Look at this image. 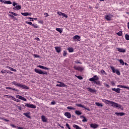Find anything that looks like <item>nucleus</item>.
Instances as JSON below:
<instances>
[{"mask_svg": "<svg viewBox=\"0 0 129 129\" xmlns=\"http://www.w3.org/2000/svg\"><path fill=\"white\" fill-rule=\"evenodd\" d=\"M110 68L112 70L113 73H116L117 75H120V72H119L117 69L115 70L113 66H110Z\"/></svg>", "mask_w": 129, "mask_h": 129, "instance_id": "4", "label": "nucleus"}, {"mask_svg": "<svg viewBox=\"0 0 129 129\" xmlns=\"http://www.w3.org/2000/svg\"><path fill=\"white\" fill-rule=\"evenodd\" d=\"M102 101L104 102L106 104H109V105H111V106H113V107H115L116 108H120L121 110H123V107L121 106V105H119L112 101H109L106 99H102Z\"/></svg>", "mask_w": 129, "mask_h": 129, "instance_id": "1", "label": "nucleus"}, {"mask_svg": "<svg viewBox=\"0 0 129 129\" xmlns=\"http://www.w3.org/2000/svg\"><path fill=\"white\" fill-rule=\"evenodd\" d=\"M25 106L27 107H28L29 108H36V105L33 104H30V103H25Z\"/></svg>", "mask_w": 129, "mask_h": 129, "instance_id": "7", "label": "nucleus"}, {"mask_svg": "<svg viewBox=\"0 0 129 129\" xmlns=\"http://www.w3.org/2000/svg\"><path fill=\"white\" fill-rule=\"evenodd\" d=\"M75 77H77L78 78V79H79L80 80H82V79H83V78L81 76H76V75Z\"/></svg>", "mask_w": 129, "mask_h": 129, "instance_id": "43", "label": "nucleus"}, {"mask_svg": "<svg viewBox=\"0 0 129 129\" xmlns=\"http://www.w3.org/2000/svg\"><path fill=\"white\" fill-rule=\"evenodd\" d=\"M106 87H107V88H109L110 86L108 84H106Z\"/></svg>", "mask_w": 129, "mask_h": 129, "instance_id": "60", "label": "nucleus"}, {"mask_svg": "<svg viewBox=\"0 0 129 129\" xmlns=\"http://www.w3.org/2000/svg\"><path fill=\"white\" fill-rule=\"evenodd\" d=\"M11 84H13V85H15V86H17L18 87H20V88H22V89H29V87L22 85V84L17 83V82L15 81L12 82Z\"/></svg>", "mask_w": 129, "mask_h": 129, "instance_id": "2", "label": "nucleus"}, {"mask_svg": "<svg viewBox=\"0 0 129 129\" xmlns=\"http://www.w3.org/2000/svg\"><path fill=\"white\" fill-rule=\"evenodd\" d=\"M6 68H8V69H9L11 71H14V72H17V70L15 69H13L12 68H11L10 67L7 66L6 67Z\"/></svg>", "mask_w": 129, "mask_h": 129, "instance_id": "25", "label": "nucleus"}, {"mask_svg": "<svg viewBox=\"0 0 129 129\" xmlns=\"http://www.w3.org/2000/svg\"><path fill=\"white\" fill-rule=\"evenodd\" d=\"M88 91H89L90 92H92V93H96V90L92 88H88Z\"/></svg>", "mask_w": 129, "mask_h": 129, "instance_id": "20", "label": "nucleus"}, {"mask_svg": "<svg viewBox=\"0 0 129 129\" xmlns=\"http://www.w3.org/2000/svg\"><path fill=\"white\" fill-rule=\"evenodd\" d=\"M6 89H10L11 90H13V91H16L17 92H19V90L15 88H11V87H6Z\"/></svg>", "mask_w": 129, "mask_h": 129, "instance_id": "18", "label": "nucleus"}, {"mask_svg": "<svg viewBox=\"0 0 129 129\" xmlns=\"http://www.w3.org/2000/svg\"><path fill=\"white\" fill-rule=\"evenodd\" d=\"M90 127L92 128H97V127H98V125L96 123H91L90 124Z\"/></svg>", "mask_w": 129, "mask_h": 129, "instance_id": "17", "label": "nucleus"}, {"mask_svg": "<svg viewBox=\"0 0 129 129\" xmlns=\"http://www.w3.org/2000/svg\"><path fill=\"white\" fill-rule=\"evenodd\" d=\"M10 17H11V18H15V16H14V15H10Z\"/></svg>", "mask_w": 129, "mask_h": 129, "instance_id": "61", "label": "nucleus"}, {"mask_svg": "<svg viewBox=\"0 0 129 129\" xmlns=\"http://www.w3.org/2000/svg\"><path fill=\"white\" fill-rule=\"evenodd\" d=\"M32 27H34L35 28H38V25L33 24Z\"/></svg>", "mask_w": 129, "mask_h": 129, "instance_id": "50", "label": "nucleus"}, {"mask_svg": "<svg viewBox=\"0 0 129 129\" xmlns=\"http://www.w3.org/2000/svg\"><path fill=\"white\" fill-rule=\"evenodd\" d=\"M17 128H18V129H24V127L18 126V127H17Z\"/></svg>", "mask_w": 129, "mask_h": 129, "instance_id": "59", "label": "nucleus"}, {"mask_svg": "<svg viewBox=\"0 0 129 129\" xmlns=\"http://www.w3.org/2000/svg\"><path fill=\"white\" fill-rule=\"evenodd\" d=\"M27 19H29L30 20H30L31 22H34V20L35 21H37V20H38V18H32V17H28L27 18Z\"/></svg>", "mask_w": 129, "mask_h": 129, "instance_id": "32", "label": "nucleus"}, {"mask_svg": "<svg viewBox=\"0 0 129 129\" xmlns=\"http://www.w3.org/2000/svg\"><path fill=\"white\" fill-rule=\"evenodd\" d=\"M99 79V78H98L96 75H95L93 76V77L89 79V81H93V82L95 83V81H97Z\"/></svg>", "mask_w": 129, "mask_h": 129, "instance_id": "9", "label": "nucleus"}, {"mask_svg": "<svg viewBox=\"0 0 129 129\" xmlns=\"http://www.w3.org/2000/svg\"><path fill=\"white\" fill-rule=\"evenodd\" d=\"M73 127L76 129H82L81 127H80L79 126L76 124H74L73 125Z\"/></svg>", "mask_w": 129, "mask_h": 129, "instance_id": "38", "label": "nucleus"}, {"mask_svg": "<svg viewBox=\"0 0 129 129\" xmlns=\"http://www.w3.org/2000/svg\"><path fill=\"white\" fill-rule=\"evenodd\" d=\"M112 91H114L115 92H116L117 93H120V89L119 88H112Z\"/></svg>", "mask_w": 129, "mask_h": 129, "instance_id": "13", "label": "nucleus"}, {"mask_svg": "<svg viewBox=\"0 0 129 129\" xmlns=\"http://www.w3.org/2000/svg\"><path fill=\"white\" fill-rule=\"evenodd\" d=\"M81 117H83V118H84L82 120L83 122H87V119H86V118H85V116H81Z\"/></svg>", "mask_w": 129, "mask_h": 129, "instance_id": "35", "label": "nucleus"}, {"mask_svg": "<svg viewBox=\"0 0 129 129\" xmlns=\"http://www.w3.org/2000/svg\"><path fill=\"white\" fill-rule=\"evenodd\" d=\"M17 5H18V3H15V2H13V7H16V6H17Z\"/></svg>", "mask_w": 129, "mask_h": 129, "instance_id": "56", "label": "nucleus"}, {"mask_svg": "<svg viewBox=\"0 0 129 129\" xmlns=\"http://www.w3.org/2000/svg\"><path fill=\"white\" fill-rule=\"evenodd\" d=\"M56 31L60 33L61 34L63 32V29L62 28H56Z\"/></svg>", "mask_w": 129, "mask_h": 129, "instance_id": "30", "label": "nucleus"}, {"mask_svg": "<svg viewBox=\"0 0 129 129\" xmlns=\"http://www.w3.org/2000/svg\"><path fill=\"white\" fill-rule=\"evenodd\" d=\"M125 40H126L127 41H129V35L128 34H126L125 35Z\"/></svg>", "mask_w": 129, "mask_h": 129, "instance_id": "44", "label": "nucleus"}, {"mask_svg": "<svg viewBox=\"0 0 129 129\" xmlns=\"http://www.w3.org/2000/svg\"><path fill=\"white\" fill-rule=\"evenodd\" d=\"M30 113L28 112V113H23V115H25V116H26V117H28V118H31V116H30Z\"/></svg>", "mask_w": 129, "mask_h": 129, "instance_id": "26", "label": "nucleus"}, {"mask_svg": "<svg viewBox=\"0 0 129 129\" xmlns=\"http://www.w3.org/2000/svg\"><path fill=\"white\" fill-rule=\"evenodd\" d=\"M110 83L113 86H114V85H115V83H114V81H111Z\"/></svg>", "mask_w": 129, "mask_h": 129, "instance_id": "51", "label": "nucleus"}, {"mask_svg": "<svg viewBox=\"0 0 129 129\" xmlns=\"http://www.w3.org/2000/svg\"><path fill=\"white\" fill-rule=\"evenodd\" d=\"M21 15L22 16H24V17H27V16H30V14L28 12H25V13H21Z\"/></svg>", "mask_w": 129, "mask_h": 129, "instance_id": "31", "label": "nucleus"}, {"mask_svg": "<svg viewBox=\"0 0 129 129\" xmlns=\"http://www.w3.org/2000/svg\"><path fill=\"white\" fill-rule=\"evenodd\" d=\"M57 15H58L59 16H62L63 15V13L61 12H57Z\"/></svg>", "mask_w": 129, "mask_h": 129, "instance_id": "49", "label": "nucleus"}, {"mask_svg": "<svg viewBox=\"0 0 129 129\" xmlns=\"http://www.w3.org/2000/svg\"><path fill=\"white\" fill-rule=\"evenodd\" d=\"M10 14H12L13 16H18V15L14 12H9Z\"/></svg>", "mask_w": 129, "mask_h": 129, "instance_id": "46", "label": "nucleus"}, {"mask_svg": "<svg viewBox=\"0 0 129 129\" xmlns=\"http://www.w3.org/2000/svg\"><path fill=\"white\" fill-rule=\"evenodd\" d=\"M104 18L106 21H112L113 15L111 14L107 15L105 16Z\"/></svg>", "mask_w": 129, "mask_h": 129, "instance_id": "5", "label": "nucleus"}, {"mask_svg": "<svg viewBox=\"0 0 129 129\" xmlns=\"http://www.w3.org/2000/svg\"><path fill=\"white\" fill-rule=\"evenodd\" d=\"M101 73L103 74V73H105V71H104V70H102L101 71Z\"/></svg>", "mask_w": 129, "mask_h": 129, "instance_id": "62", "label": "nucleus"}, {"mask_svg": "<svg viewBox=\"0 0 129 129\" xmlns=\"http://www.w3.org/2000/svg\"><path fill=\"white\" fill-rule=\"evenodd\" d=\"M34 71L36 73H37L38 74H40V75H48V72H43L41 71V70H39L38 69H35Z\"/></svg>", "mask_w": 129, "mask_h": 129, "instance_id": "3", "label": "nucleus"}, {"mask_svg": "<svg viewBox=\"0 0 129 129\" xmlns=\"http://www.w3.org/2000/svg\"><path fill=\"white\" fill-rule=\"evenodd\" d=\"M51 104L52 105H55V104H56V102H55V101H53L52 102H51Z\"/></svg>", "mask_w": 129, "mask_h": 129, "instance_id": "53", "label": "nucleus"}, {"mask_svg": "<svg viewBox=\"0 0 129 129\" xmlns=\"http://www.w3.org/2000/svg\"><path fill=\"white\" fill-rule=\"evenodd\" d=\"M55 51L57 53H60L61 52V47H55Z\"/></svg>", "mask_w": 129, "mask_h": 129, "instance_id": "23", "label": "nucleus"}, {"mask_svg": "<svg viewBox=\"0 0 129 129\" xmlns=\"http://www.w3.org/2000/svg\"><path fill=\"white\" fill-rule=\"evenodd\" d=\"M62 16L64 17V18H68V16L66 14H65V13H63L62 14Z\"/></svg>", "mask_w": 129, "mask_h": 129, "instance_id": "57", "label": "nucleus"}, {"mask_svg": "<svg viewBox=\"0 0 129 129\" xmlns=\"http://www.w3.org/2000/svg\"><path fill=\"white\" fill-rule=\"evenodd\" d=\"M35 39L36 40V41H40V39L39 38H35Z\"/></svg>", "mask_w": 129, "mask_h": 129, "instance_id": "64", "label": "nucleus"}, {"mask_svg": "<svg viewBox=\"0 0 129 129\" xmlns=\"http://www.w3.org/2000/svg\"><path fill=\"white\" fill-rule=\"evenodd\" d=\"M118 52H120V53H125V51L126 50L125 48H116Z\"/></svg>", "mask_w": 129, "mask_h": 129, "instance_id": "12", "label": "nucleus"}, {"mask_svg": "<svg viewBox=\"0 0 129 129\" xmlns=\"http://www.w3.org/2000/svg\"><path fill=\"white\" fill-rule=\"evenodd\" d=\"M66 126H67V127H68V128L70 129V126L69 125V124L66 123Z\"/></svg>", "mask_w": 129, "mask_h": 129, "instance_id": "55", "label": "nucleus"}, {"mask_svg": "<svg viewBox=\"0 0 129 129\" xmlns=\"http://www.w3.org/2000/svg\"><path fill=\"white\" fill-rule=\"evenodd\" d=\"M96 105H97V106H101V107H102V106H103V105H102V104L100 103L99 102H96L95 103Z\"/></svg>", "mask_w": 129, "mask_h": 129, "instance_id": "40", "label": "nucleus"}, {"mask_svg": "<svg viewBox=\"0 0 129 129\" xmlns=\"http://www.w3.org/2000/svg\"><path fill=\"white\" fill-rule=\"evenodd\" d=\"M41 119L43 122H46L47 118L44 115L41 116Z\"/></svg>", "mask_w": 129, "mask_h": 129, "instance_id": "24", "label": "nucleus"}, {"mask_svg": "<svg viewBox=\"0 0 129 129\" xmlns=\"http://www.w3.org/2000/svg\"><path fill=\"white\" fill-rule=\"evenodd\" d=\"M10 126H12V127H13V128H18V126L15 125L14 124H10Z\"/></svg>", "mask_w": 129, "mask_h": 129, "instance_id": "41", "label": "nucleus"}, {"mask_svg": "<svg viewBox=\"0 0 129 129\" xmlns=\"http://www.w3.org/2000/svg\"><path fill=\"white\" fill-rule=\"evenodd\" d=\"M11 97H12V100H14V101H16V102H20V100L18 99H16L15 97H13V96H11Z\"/></svg>", "mask_w": 129, "mask_h": 129, "instance_id": "28", "label": "nucleus"}, {"mask_svg": "<svg viewBox=\"0 0 129 129\" xmlns=\"http://www.w3.org/2000/svg\"><path fill=\"white\" fill-rule=\"evenodd\" d=\"M16 97L17 98H18L19 99H21V100H23V101H27V99H26L25 97L20 96L19 95H16Z\"/></svg>", "mask_w": 129, "mask_h": 129, "instance_id": "10", "label": "nucleus"}, {"mask_svg": "<svg viewBox=\"0 0 129 129\" xmlns=\"http://www.w3.org/2000/svg\"><path fill=\"white\" fill-rule=\"evenodd\" d=\"M68 50L70 53H72L73 52H74V49L72 47L68 48Z\"/></svg>", "mask_w": 129, "mask_h": 129, "instance_id": "36", "label": "nucleus"}, {"mask_svg": "<svg viewBox=\"0 0 129 129\" xmlns=\"http://www.w3.org/2000/svg\"><path fill=\"white\" fill-rule=\"evenodd\" d=\"M44 15H46V16H45V18H47V17H49V14H48V13H44Z\"/></svg>", "mask_w": 129, "mask_h": 129, "instance_id": "58", "label": "nucleus"}, {"mask_svg": "<svg viewBox=\"0 0 129 129\" xmlns=\"http://www.w3.org/2000/svg\"><path fill=\"white\" fill-rule=\"evenodd\" d=\"M94 83L96 84V85H98V86H101V83H100V81H95V82Z\"/></svg>", "mask_w": 129, "mask_h": 129, "instance_id": "27", "label": "nucleus"}, {"mask_svg": "<svg viewBox=\"0 0 129 129\" xmlns=\"http://www.w3.org/2000/svg\"><path fill=\"white\" fill-rule=\"evenodd\" d=\"M67 109H71V110H76V108H74L73 107H72V106H68V107H67Z\"/></svg>", "mask_w": 129, "mask_h": 129, "instance_id": "37", "label": "nucleus"}, {"mask_svg": "<svg viewBox=\"0 0 129 129\" xmlns=\"http://www.w3.org/2000/svg\"><path fill=\"white\" fill-rule=\"evenodd\" d=\"M75 63H76V64H82V62H81L80 61H78L77 60L75 61Z\"/></svg>", "mask_w": 129, "mask_h": 129, "instance_id": "54", "label": "nucleus"}, {"mask_svg": "<svg viewBox=\"0 0 129 129\" xmlns=\"http://www.w3.org/2000/svg\"><path fill=\"white\" fill-rule=\"evenodd\" d=\"M116 34L118 36H119L120 37V36H122V31L121 30V31H119L118 32H117Z\"/></svg>", "mask_w": 129, "mask_h": 129, "instance_id": "39", "label": "nucleus"}, {"mask_svg": "<svg viewBox=\"0 0 129 129\" xmlns=\"http://www.w3.org/2000/svg\"><path fill=\"white\" fill-rule=\"evenodd\" d=\"M57 83H59V84H57L56 85V86L58 87H67L68 86L67 85H66L65 84H64V83L62 82L57 81Z\"/></svg>", "mask_w": 129, "mask_h": 129, "instance_id": "6", "label": "nucleus"}, {"mask_svg": "<svg viewBox=\"0 0 129 129\" xmlns=\"http://www.w3.org/2000/svg\"><path fill=\"white\" fill-rule=\"evenodd\" d=\"M75 113L76 114H77V115H81V114H82V112H81L79 110H76L75 111Z\"/></svg>", "mask_w": 129, "mask_h": 129, "instance_id": "29", "label": "nucleus"}, {"mask_svg": "<svg viewBox=\"0 0 129 129\" xmlns=\"http://www.w3.org/2000/svg\"><path fill=\"white\" fill-rule=\"evenodd\" d=\"M119 62L121 64V65H124V62L122 59H118Z\"/></svg>", "mask_w": 129, "mask_h": 129, "instance_id": "42", "label": "nucleus"}, {"mask_svg": "<svg viewBox=\"0 0 129 129\" xmlns=\"http://www.w3.org/2000/svg\"><path fill=\"white\" fill-rule=\"evenodd\" d=\"M38 23L39 24H44V22L43 21V20H39L38 21Z\"/></svg>", "mask_w": 129, "mask_h": 129, "instance_id": "52", "label": "nucleus"}, {"mask_svg": "<svg viewBox=\"0 0 129 129\" xmlns=\"http://www.w3.org/2000/svg\"><path fill=\"white\" fill-rule=\"evenodd\" d=\"M33 57L34 58H40V55L38 54H33Z\"/></svg>", "mask_w": 129, "mask_h": 129, "instance_id": "48", "label": "nucleus"}, {"mask_svg": "<svg viewBox=\"0 0 129 129\" xmlns=\"http://www.w3.org/2000/svg\"><path fill=\"white\" fill-rule=\"evenodd\" d=\"M37 67H39L41 69H44V70H49V68L43 66H37Z\"/></svg>", "mask_w": 129, "mask_h": 129, "instance_id": "21", "label": "nucleus"}, {"mask_svg": "<svg viewBox=\"0 0 129 129\" xmlns=\"http://www.w3.org/2000/svg\"><path fill=\"white\" fill-rule=\"evenodd\" d=\"M74 69H75V70H77L78 71H81V72L83 71V68L79 66L77 67L76 66H75L74 67Z\"/></svg>", "mask_w": 129, "mask_h": 129, "instance_id": "11", "label": "nucleus"}, {"mask_svg": "<svg viewBox=\"0 0 129 129\" xmlns=\"http://www.w3.org/2000/svg\"><path fill=\"white\" fill-rule=\"evenodd\" d=\"M0 119L4 120V121H7V122H9V121H10V120L6 119L5 117H0Z\"/></svg>", "mask_w": 129, "mask_h": 129, "instance_id": "34", "label": "nucleus"}, {"mask_svg": "<svg viewBox=\"0 0 129 129\" xmlns=\"http://www.w3.org/2000/svg\"><path fill=\"white\" fill-rule=\"evenodd\" d=\"M81 36L79 35H75L73 37V40L74 41H76L77 42H79L81 40Z\"/></svg>", "mask_w": 129, "mask_h": 129, "instance_id": "8", "label": "nucleus"}, {"mask_svg": "<svg viewBox=\"0 0 129 129\" xmlns=\"http://www.w3.org/2000/svg\"><path fill=\"white\" fill-rule=\"evenodd\" d=\"M115 114L117 116H123V115H125V113L124 112H115Z\"/></svg>", "mask_w": 129, "mask_h": 129, "instance_id": "14", "label": "nucleus"}, {"mask_svg": "<svg viewBox=\"0 0 129 129\" xmlns=\"http://www.w3.org/2000/svg\"><path fill=\"white\" fill-rule=\"evenodd\" d=\"M76 106H78V107H82V108H84L85 109H87V110H89V109H87L86 107L84 106V105L81 104H77Z\"/></svg>", "mask_w": 129, "mask_h": 129, "instance_id": "16", "label": "nucleus"}, {"mask_svg": "<svg viewBox=\"0 0 129 129\" xmlns=\"http://www.w3.org/2000/svg\"><path fill=\"white\" fill-rule=\"evenodd\" d=\"M21 5H18L13 8V10H15V11L21 10Z\"/></svg>", "mask_w": 129, "mask_h": 129, "instance_id": "22", "label": "nucleus"}, {"mask_svg": "<svg viewBox=\"0 0 129 129\" xmlns=\"http://www.w3.org/2000/svg\"><path fill=\"white\" fill-rule=\"evenodd\" d=\"M64 115L67 117V118H71V113L69 112H66L64 113Z\"/></svg>", "mask_w": 129, "mask_h": 129, "instance_id": "15", "label": "nucleus"}, {"mask_svg": "<svg viewBox=\"0 0 129 129\" xmlns=\"http://www.w3.org/2000/svg\"><path fill=\"white\" fill-rule=\"evenodd\" d=\"M18 109H19V110H22V108L20 106H18Z\"/></svg>", "mask_w": 129, "mask_h": 129, "instance_id": "63", "label": "nucleus"}, {"mask_svg": "<svg viewBox=\"0 0 129 129\" xmlns=\"http://www.w3.org/2000/svg\"><path fill=\"white\" fill-rule=\"evenodd\" d=\"M117 87H119V88H125L126 89H128L129 90V87H126L125 86H122L121 85H117Z\"/></svg>", "mask_w": 129, "mask_h": 129, "instance_id": "19", "label": "nucleus"}, {"mask_svg": "<svg viewBox=\"0 0 129 129\" xmlns=\"http://www.w3.org/2000/svg\"><path fill=\"white\" fill-rule=\"evenodd\" d=\"M25 23L28 25H31V26H33V23H32V22L26 21Z\"/></svg>", "mask_w": 129, "mask_h": 129, "instance_id": "45", "label": "nucleus"}, {"mask_svg": "<svg viewBox=\"0 0 129 129\" xmlns=\"http://www.w3.org/2000/svg\"><path fill=\"white\" fill-rule=\"evenodd\" d=\"M4 4H6L7 5H12V2L10 1H7L6 0H4Z\"/></svg>", "mask_w": 129, "mask_h": 129, "instance_id": "33", "label": "nucleus"}, {"mask_svg": "<svg viewBox=\"0 0 129 129\" xmlns=\"http://www.w3.org/2000/svg\"><path fill=\"white\" fill-rule=\"evenodd\" d=\"M68 53H67V51L66 50H63V56L64 57H65V56H66V55H67Z\"/></svg>", "mask_w": 129, "mask_h": 129, "instance_id": "47", "label": "nucleus"}]
</instances>
